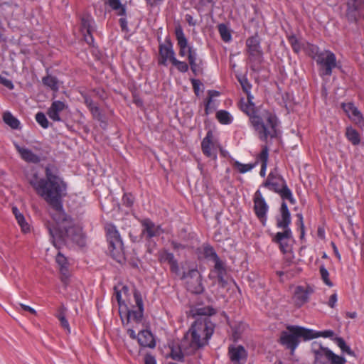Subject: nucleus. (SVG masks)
Segmentation results:
<instances>
[{
    "mask_svg": "<svg viewBox=\"0 0 364 364\" xmlns=\"http://www.w3.org/2000/svg\"><path fill=\"white\" fill-rule=\"evenodd\" d=\"M45 174L46 178H41L34 173L28 178V182L53 210L51 216L55 224L48 225V230L53 245L60 248L63 245L73 243L84 247L86 240L82 228L75 224L63 209V199L67 195L66 183L54 166H47Z\"/></svg>",
    "mask_w": 364,
    "mask_h": 364,
    "instance_id": "nucleus-1",
    "label": "nucleus"
},
{
    "mask_svg": "<svg viewBox=\"0 0 364 364\" xmlns=\"http://www.w3.org/2000/svg\"><path fill=\"white\" fill-rule=\"evenodd\" d=\"M214 323L209 317H200L191 326L179 343L172 341L164 347L165 357L182 361L185 355H192L208 344L213 334Z\"/></svg>",
    "mask_w": 364,
    "mask_h": 364,
    "instance_id": "nucleus-2",
    "label": "nucleus"
},
{
    "mask_svg": "<svg viewBox=\"0 0 364 364\" xmlns=\"http://www.w3.org/2000/svg\"><path fill=\"white\" fill-rule=\"evenodd\" d=\"M250 123L259 139L263 141L277 136L279 120L277 116L269 110L260 111L259 114L251 117Z\"/></svg>",
    "mask_w": 364,
    "mask_h": 364,
    "instance_id": "nucleus-3",
    "label": "nucleus"
},
{
    "mask_svg": "<svg viewBox=\"0 0 364 364\" xmlns=\"http://www.w3.org/2000/svg\"><path fill=\"white\" fill-rule=\"evenodd\" d=\"M288 331H282L280 336V343L287 348L290 349L293 353L300 343V338H303L304 341L311 340L313 333L305 328L299 326H287Z\"/></svg>",
    "mask_w": 364,
    "mask_h": 364,
    "instance_id": "nucleus-4",
    "label": "nucleus"
},
{
    "mask_svg": "<svg viewBox=\"0 0 364 364\" xmlns=\"http://www.w3.org/2000/svg\"><path fill=\"white\" fill-rule=\"evenodd\" d=\"M262 186L269 191L278 193L283 200H287L291 204L296 203V200L293 196L291 191L288 188L286 181L277 171H271L269 173L267 180Z\"/></svg>",
    "mask_w": 364,
    "mask_h": 364,
    "instance_id": "nucleus-5",
    "label": "nucleus"
},
{
    "mask_svg": "<svg viewBox=\"0 0 364 364\" xmlns=\"http://www.w3.org/2000/svg\"><path fill=\"white\" fill-rule=\"evenodd\" d=\"M140 223L142 227L141 235L147 240L148 252L150 255L158 257L159 255V248L157 246L156 242L154 240V237H156L159 227L156 226L149 218L141 220Z\"/></svg>",
    "mask_w": 364,
    "mask_h": 364,
    "instance_id": "nucleus-6",
    "label": "nucleus"
},
{
    "mask_svg": "<svg viewBox=\"0 0 364 364\" xmlns=\"http://www.w3.org/2000/svg\"><path fill=\"white\" fill-rule=\"evenodd\" d=\"M315 61L319 66V74L321 77L331 76L333 70L337 67L336 56L330 50H323Z\"/></svg>",
    "mask_w": 364,
    "mask_h": 364,
    "instance_id": "nucleus-7",
    "label": "nucleus"
},
{
    "mask_svg": "<svg viewBox=\"0 0 364 364\" xmlns=\"http://www.w3.org/2000/svg\"><path fill=\"white\" fill-rule=\"evenodd\" d=\"M107 235L112 256L119 257L123 253V242L116 227L109 226L107 229Z\"/></svg>",
    "mask_w": 364,
    "mask_h": 364,
    "instance_id": "nucleus-8",
    "label": "nucleus"
},
{
    "mask_svg": "<svg viewBox=\"0 0 364 364\" xmlns=\"http://www.w3.org/2000/svg\"><path fill=\"white\" fill-rule=\"evenodd\" d=\"M181 277L186 281L188 289L194 294H200L203 291L201 275L198 269H192L188 272H183Z\"/></svg>",
    "mask_w": 364,
    "mask_h": 364,
    "instance_id": "nucleus-9",
    "label": "nucleus"
},
{
    "mask_svg": "<svg viewBox=\"0 0 364 364\" xmlns=\"http://www.w3.org/2000/svg\"><path fill=\"white\" fill-rule=\"evenodd\" d=\"M253 201L255 214L264 226L267 222V214L269 210V205L259 190H257L255 193Z\"/></svg>",
    "mask_w": 364,
    "mask_h": 364,
    "instance_id": "nucleus-10",
    "label": "nucleus"
},
{
    "mask_svg": "<svg viewBox=\"0 0 364 364\" xmlns=\"http://www.w3.org/2000/svg\"><path fill=\"white\" fill-rule=\"evenodd\" d=\"M291 223V213L287 203L284 200L279 209V214L276 216V226L280 229L290 228L289 225Z\"/></svg>",
    "mask_w": 364,
    "mask_h": 364,
    "instance_id": "nucleus-11",
    "label": "nucleus"
},
{
    "mask_svg": "<svg viewBox=\"0 0 364 364\" xmlns=\"http://www.w3.org/2000/svg\"><path fill=\"white\" fill-rule=\"evenodd\" d=\"M246 46L250 58L253 60L260 61L262 51L257 36H252L247 38Z\"/></svg>",
    "mask_w": 364,
    "mask_h": 364,
    "instance_id": "nucleus-12",
    "label": "nucleus"
},
{
    "mask_svg": "<svg viewBox=\"0 0 364 364\" xmlns=\"http://www.w3.org/2000/svg\"><path fill=\"white\" fill-rule=\"evenodd\" d=\"M282 230V232H278L274 235L272 241L279 245L283 252H286L289 249L288 242L292 237V232L290 228Z\"/></svg>",
    "mask_w": 364,
    "mask_h": 364,
    "instance_id": "nucleus-13",
    "label": "nucleus"
},
{
    "mask_svg": "<svg viewBox=\"0 0 364 364\" xmlns=\"http://www.w3.org/2000/svg\"><path fill=\"white\" fill-rule=\"evenodd\" d=\"M134 296L136 304V309H132L128 311L127 319L128 321H132L136 323H139L141 321L143 317V301L141 296L138 293L135 292Z\"/></svg>",
    "mask_w": 364,
    "mask_h": 364,
    "instance_id": "nucleus-14",
    "label": "nucleus"
},
{
    "mask_svg": "<svg viewBox=\"0 0 364 364\" xmlns=\"http://www.w3.org/2000/svg\"><path fill=\"white\" fill-rule=\"evenodd\" d=\"M228 354L232 363H244L247 357V353L242 346H231L229 347Z\"/></svg>",
    "mask_w": 364,
    "mask_h": 364,
    "instance_id": "nucleus-15",
    "label": "nucleus"
},
{
    "mask_svg": "<svg viewBox=\"0 0 364 364\" xmlns=\"http://www.w3.org/2000/svg\"><path fill=\"white\" fill-rule=\"evenodd\" d=\"M175 34L178 45L180 48L179 54L184 57L189 53V49H193L188 45V40L185 36L181 26H177L175 29Z\"/></svg>",
    "mask_w": 364,
    "mask_h": 364,
    "instance_id": "nucleus-16",
    "label": "nucleus"
},
{
    "mask_svg": "<svg viewBox=\"0 0 364 364\" xmlns=\"http://www.w3.org/2000/svg\"><path fill=\"white\" fill-rule=\"evenodd\" d=\"M55 261L60 267L61 281L65 284V286H67L68 284L70 277L67 258L63 254L58 252L56 256Z\"/></svg>",
    "mask_w": 364,
    "mask_h": 364,
    "instance_id": "nucleus-17",
    "label": "nucleus"
},
{
    "mask_svg": "<svg viewBox=\"0 0 364 364\" xmlns=\"http://www.w3.org/2000/svg\"><path fill=\"white\" fill-rule=\"evenodd\" d=\"M84 103L89 109L92 117L100 122L101 124H106L104 114L102 113L100 107L95 104L89 96H84Z\"/></svg>",
    "mask_w": 364,
    "mask_h": 364,
    "instance_id": "nucleus-18",
    "label": "nucleus"
},
{
    "mask_svg": "<svg viewBox=\"0 0 364 364\" xmlns=\"http://www.w3.org/2000/svg\"><path fill=\"white\" fill-rule=\"evenodd\" d=\"M212 134L208 132L201 142V148L203 154L208 157L216 158V151L212 141Z\"/></svg>",
    "mask_w": 364,
    "mask_h": 364,
    "instance_id": "nucleus-19",
    "label": "nucleus"
},
{
    "mask_svg": "<svg viewBox=\"0 0 364 364\" xmlns=\"http://www.w3.org/2000/svg\"><path fill=\"white\" fill-rule=\"evenodd\" d=\"M363 0H348L347 17L350 21H355L358 17V10L363 6Z\"/></svg>",
    "mask_w": 364,
    "mask_h": 364,
    "instance_id": "nucleus-20",
    "label": "nucleus"
},
{
    "mask_svg": "<svg viewBox=\"0 0 364 364\" xmlns=\"http://www.w3.org/2000/svg\"><path fill=\"white\" fill-rule=\"evenodd\" d=\"M65 105L63 102L56 100L53 102L51 106L48 109V117L53 121L60 122L61 119L60 117V112L65 108Z\"/></svg>",
    "mask_w": 364,
    "mask_h": 364,
    "instance_id": "nucleus-21",
    "label": "nucleus"
},
{
    "mask_svg": "<svg viewBox=\"0 0 364 364\" xmlns=\"http://www.w3.org/2000/svg\"><path fill=\"white\" fill-rule=\"evenodd\" d=\"M137 341L140 346L144 347L154 348L155 341L152 333L147 330L141 331L137 335Z\"/></svg>",
    "mask_w": 364,
    "mask_h": 364,
    "instance_id": "nucleus-22",
    "label": "nucleus"
},
{
    "mask_svg": "<svg viewBox=\"0 0 364 364\" xmlns=\"http://www.w3.org/2000/svg\"><path fill=\"white\" fill-rule=\"evenodd\" d=\"M16 149L21 159L28 163L38 164L41 161L39 156L34 154L28 148L16 146Z\"/></svg>",
    "mask_w": 364,
    "mask_h": 364,
    "instance_id": "nucleus-23",
    "label": "nucleus"
},
{
    "mask_svg": "<svg viewBox=\"0 0 364 364\" xmlns=\"http://www.w3.org/2000/svg\"><path fill=\"white\" fill-rule=\"evenodd\" d=\"M176 59L175 52L171 44L165 46L161 45V64L167 63L172 64Z\"/></svg>",
    "mask_w": 364,
    "mask_h": 364,
    "instance_id": "nucleus-24",
    "label": "nucleus"
},
{
    "mask_svg": "<svg viewBox=\"0 0 364 364\" xmlns=\"http://www.w3.org/2000/svg\"><path fill=\"white\" fill-rule=\"evenodd\" d=\"M213 273H215L218 279V282L223 286L225 283V276L227 274L225 263L220 259L216 258L215 261Z\"/></svg>",
    "mask_w": 364,
    "mask_h": 364,
    "instance_id": "nucleus-25",
    "label": "nucleus"
},
{
    "mask_svg": "<svg viewBox=\"0 0 364 364\" xmlns=\"http://www.w3.org/2000/svg\"><path fill=\"white\" fill-rule=\"evenodd\" d=\"M240 108L249 117V121H251V117L259 114L258 111L256 110V107L254 102L245 101L242 99L240 102Z\"/></svg>",
    "mask_w": 364,
    "mask_h": 364,
    "instance_id": "nucleus-26",
    "label": "nucleus"
},
{
    "mask_svg": "<svg viewBox=\"0 0 364 364\" xmlns=\"http://www.w3.org/2000/svg\"><path fill=\"white\" fill-rule=\"evenodd\" d=\"M309 297V294L304 288L301 287H297L295 289L293 299L296 305L298 306H302L305 304Z\"/></svg>",
    "mask_w": 364,
    "mask_h": 364,
    "instance_id": "nucleus-27",
    "label": "nucleus"
},
{
    "mask_svg": "<svg viewBox=\"0 0 364 364\" xmlns=\"http://www.w3.org/2000/svg\"><path fill=\"white\" fill-rule=\"evenodd\" d=\"M106 4L116 12L117 15L121 16H126V6L122 4L120 0H107Z\"/></svg>",
    "mask_w": 364,
    "mask_h": 364,
    "instance_id": "nucleus-28",
    "label": "nucleus"
},
{
    "mask_svg": "<svg viewBox=\"0 0 364 364\" xmlns=\"http://www.w3.org/2000/svg\"><path fill=\"white\" fill-rule=\"evenodd\" d=\"M66 312L67 309L64 305H61L55 314V316L58 318L60 322V325L63 328L68 331V333L70 332V325L66 319Z\"/></svg>",
    "mask_w": 364,
    "mask_h": 364,
    "instance_id": "nucleus-29",
    "label": "nucleus"
},
{
    "mask_svg": "<svg viewBox=\"0 0 364 364\" xmlns=\"http://www.w3.org/2000/svg\"><path fill=\"white\" fill-rule=\"evenodd\" d=\"M327 352H331L326 348L320 347L319 349L315 351V364H328L329 363V356L326 355Z\"/></svg>",
    "mask_w": 364,
    "mask_h": 364,
    "instance_id": "nucleus-30",
    "label": "nucleus"
},
{
    "mask_svg": "<svg viewBox=\"0 0 364 364\" xmlns=\"http://www.w3.org/2000/svg\"><path fill=\"white\" fill-rule=\"evenodd\" d=\"M216 119L218 121L225 125L230 124L233 122V116L228 111L224 109L218 110L216 112Z\"/></svg>",
    "mask_w": 364,
    "mask_h": 364,
    "instance_id": "nucleus-31",
    "label": "nucleus"
},
{
    "mask_svg": "<svg viewBox=\"0 0 364 364\" xmlns=\"http://www.w3.org/2000/svg\"><path fill=\"white\" fill-rule=\"evenodd\" d=\"M288 41L295 53H299L301 50H304L306 42L299 40L294 35L289 36Z\"/></svg>",
    "mask_w": 364,
    "mask_h": 364,
    "instance_id": "nucleus-32",
    "label": "nucleus"
},
{
    "mask_svg": "<svg viewBox=\"0 0 364 364\" xmlns=\"http://www.w3.org/2000/svg\"><path fill=\"white\" fill-rule=\"evenodd\" d=\"M3 120L7 125L14 129L19 128L20 122L9 112H5L3 114Z\"/></svg>",
    "mask_w": 364,
    "mask_h": 364,
    "instance_id": "nucleus-33",
    "label": "nucleus"
},
{
    "mask_svg": "<svg viewBox=\"0 0 364 364\" xmlns=\"http://www.w3.org/2000/svg\"><path fill=\"white\" fill-rule=\"evenodd\" d=\"M346 136L353 145H358L360 142V137L358 132L352 127H348L346 128Z\"/></svg>",
    "mask_w": 364,
    "mask_h": 364,
    "instance_id": "nucleus-34",
    "label": "nucleus"
},
{
    "mask_svg": "<svg viewBox=\"0 0 364 364\" xmlns=\"http://www.w3.org/2000/svg\"><path fill=\"white\" fill-rule=\"evenodd\" d=\"M43 85L53 91H57L59 89L58 80L56 77L47 75L42 78Z\"/></svg>",
    "mask_w": 364,
    "mask_h": 364,
    "instance_id": "nucleus-35",
    "label": "nucleus"
},
{
    "mask_svg": "<svg viewBox=\"0 0 364 364\" xmlns=\"http://www.w3.org/2000/svg\"><path fill=\"white\" fill-rule=\"evenodd\" d=\"M218 28L222 40L225 43L230 42L232 39V35L228 26L220 23L218 25Z\"/></svg>",
    "mask_w": 364,
    "mask_h": 364,
    "instance_id": "nucleus-36",
    "label": "nucleus"
},
{
    "mask_svg": "<svg viewBox=\"0 0 364 364\" xmlns=\"http://www.w3.org/2000/svg\"><path fill=\"white\" fill-rule=\"evenodd\" d=\"M93 18L90 15H85L81 18V31L82 32L93 31L92 23Z\"/></svg>",
    "mask_w": 364,
    "mask_h": 364,
    "instance_id": "nucleus-37",
    "label": "nucleus"
},
{
    "mask_svg": "<svg viewBox=\"0 0 364 364\" xmlns=\"http://www.w3.org/2000/svg\"><path fill=\"white\" fill-rule=\"evenodd\" d=\"M348 117L360 128H364V117L358 109H354V112Z\"/></svg>",
    "mask_w": 364,
    "mask_h": 364,
    "instance_id": "nucleus-38",
    "label": "nucleus"
},
{
    "mask_svg": "<svg viewBox=\"0 0 364 364\" xmlns=\"http://www.w3.org/2000/svg\"><path fill=\"white\" fill-rule=\"evenodd\" d=\"M304 50L314 60L318 58L319 53H322V50L319 49V48L314 44H311L309 43H306Z\"/></svg>",
    "mask_w": 364,
    "mask_h": 364,
    "instance_id": "nucleus-39",
    "label": "nucleus"
},
{
    "mask_svg": "<svg viewBox=\"0 0 364 364\" xmlns=\"http://www.w3.org/2000/svg\"><path fill=\"white\" fill-rule=\"evenodd\" d=\"M255 166L256 164H242L238 161L233 162V167L237 168L240 173H245L250 171Z\"/></svg>",
    "mask_w": 364,
    "mask_h": 364,
    "instance_id": "nucleus-40",
    "label": "nucleus"
},
{
    "mask_svg": "<svg viewBox=\"0 0 364 364\" xmlns=\"http://www.w3.org/2000/svg\"><path fill=\"white\" fill-rule=\"evenodd\" d=\"M166 260L168 261V264H170V268L173 272H174L177 275H180V269L178 267V265L177 264L176 260L174 258V256L173 254L168 253L166 255Z\"/></svg>",
    "mask_w": 364,
    "mask_h": 364,
    "instance_id": "nucleus-41",
    "label": "nucleus"
},
{
    "mask_svg": "<svg viewBox=\"0 0 364 364\" xmlns=\"http://www.w3.org/2000/svg\"><path fill=\"white\" fill-rule=\"evenodd\" d=\"M166 260L168 261V264H170V268L173 272H174L177 275H180V269L178 267V265L177 264L176 260L174 258V256L173 254L168 253L166 255Z\"/></svg>",
    "mask_w": 364,
    "mask_h": 364,
    "instance_id": "nucleus-42",
    "label": "nucleus"
},
{
    "mask_svg": "<svg viewBox=\"0 0 364 364\" xmlns=\"http://www.w3.org/2000/svg\"><path fill=\"white\" fill-rule=\"evenodd\" d=\"M335 341L336 345L341 348L343 353L348 355H353V352L350 348L346 343L345 341L342 338H336Z\"/></svg>",
    "mask_w": 364,
    "mask_h": 364,
    "instance_id": "nucleus-43",
    "label": "nucleus"
},
{
    "mask_svg": "<svg viewBox=\"0 0 364 364\" xmlns=\"http://www.w3.org/2000/svg\"><path fill=\"white\" fill-rule=\"evenodd\" d=\"M319 272L321 274V278L323 280V283H325L327 286L329 287H331L333 286L332 282L329 279V272L326 269L324 265H321L319 267Z\"/></svg>",
    "mask_w": 364,
    "mask_h": 364,
    "instance_id": "nucleus-44",
    "label": "nucleus"
},
{
    "mask_svg": "<svg viewBox=\"0 0 364 364\" xmlns=\"http://www.w3.org/2000/svg\"><path fill=\"white\" fill-rule=\"evenodd\" d=\"M208 97L205 105V112L206 114H209L210 105L213 101V97H218L220 95V92L216 90H208Z\"/></svg>",
    "mask_w": 364,
    "mask_h": 364,
    "instance_id": "nucleus-45",
    "label": "nucleus"
},
{
    "mask_svg": "<svg viewBox=\"0 0 364 364\" xmlns=\"http://www.w3.org/2000/svg\"><path fill=\"white\" fill-rule=\"evenodd\" d=\"M309 331H311L313 336L311 337V340L315 338L323 337V338H331L334 335V332L332 330H326L323 331H316L312 329H309Z\"/></svg>",
    "mask_w": 364,
    "mask_h": 364,
    "instance_id": "nucleus-46",
    "label": "nucleus"
},
{
    "mask_svg": "<svg viewBox=\"0 0 364 364\" xmlns=\"http://www.w3.org/2000/svg\"><path fill=\"white\" fill-rule=\"evenodd\" d=\"M326 355L329 356V363L331 364H344L346 363V359L341 356L337 355L335 353L331 352L325 353Z\"/></svg>",
    "mask_w": 364,
    "mask_h": 364,
    "instance_id": "nucleus-47",
    "label": "nucleus"
},
{
    "mask_svg": "<svg viewBox=\"0 0 364 364\" xmlns=\"http://www.w3.org/2000/svg\"><path fill=\"white\" fill-rule=\"evenodd\" d=\"M245 328V325L243 323H240L237 326H234L232 327V338L235 341H237L241 338L242 332Z\"/></svg>",
    "mask_w": 364,
    "mask_h": 364,
    "instance_id": "nucleus-48",
    "label": "nucleus"
},
{
    "mask_svg": "<svg viewBox=\"0 0 364 364\" xmlns=\"http://www.w3.org/2000/svg\"><path fill=\"white\" fill-rule=\"evenodd\" d=\"M36 122L43 128L47 129L49 127V122L44 113L39 112L36 114Z\"/></svg>",
    "mask_w": 364,
    "mask_h": 364,
    "instance_id": "nucleus-49",
    "label": "nucleus"
},
{
    "mask_svg": "<svg viewBox=\"0 0 364 364\" xmlns=\"http://www.w3.org/2000/svg\"><path fill=\"white\" fill-rule=\"evenodd\" d=\"M237 80L245 92H248L249 91H251L252 89V85L248 81L247 78L242 75L237 77Z\"/></svg>",
    "mask_w": 364,
    "mask_h": 364,
    "instance_id": "nucleus-50",
    "label": "nucleus"
},
{
    "mask_svg": "<svg viewBox=\"0 0 364 364\" xmlns=\"http://www.w3.org/2000/svg\"><path fill=\"white\" fill-rule=\"evenodd\" d=\"M213 314H215L214 309L209 306L196 309L194 313L196 315L205 316V317H208L207 316H210Z\"/></svg>",
    "mask_w": 364,
    "mask_h": 364,
    "instance_id": "nucleus-51",
    "label": "nucleus"
},
{
    "mask_svg": "<svg viewBox=\"0 0 364 364\" xmlns=\"http://www.w3.org/2000/svg\"><path fill=\"white\" fill-rule=\"evenodd\" d=\"M16 220H17L18 225H20V227H21V228L23 232H28L30 230V226L26 223V221L25 220V218L23 215V214L18 215Z\"/></svg>",
    "mask_w": 364,
    "mask_h": 364,
    "instance_id": "nucleus-52",
    "label": "nucleus"
},
{
    "mask_svg": "<svg viewBox=\"0 0 364 364\" xmlns=\"http://www.w3.org/2000/svg\"><path fill=\"white\" fill-rule=\"evenodd\" d=\"M172 65L176 68V69L181 72V73H186L188 71V65L186 63V62H183V61H180V60H178L177 59H176Z\"/></svg>",
    "mask_w": 364,
    "mask_h": 364,
    "instance_id": "nucleus-53",
    "label": "nucleus"
},
{
    "mask_svg": "<svg viewBox=\"0 0 364 364\" xmlns=\"http://www.w3.org/2000/svg\"><path fill=\"white\" fill-rule=\"evenodd\" d=\"M342 108L344 110V112L348 114V116H350V114H352L354 112V109H358L354 105V104L351 102L343 103Z\"/></svg>",
    "mask_w": 364,
    "mask_h": 364,
    "instance_id": "nucleus-54",
    "label": "nucleus"
},
{
    "mask_svg": "<svg viewBox=\"0 0 364 364\" xmlns=\"http://www.w3.org/2000/svg\"><path fill=\"white\" fill-rule=\"evenodd\" d=\"M122 203L123 205H126L127 207H131L134 203L133 196L130 193L124 194L122 198Z\"/></svg>",
    "mask_w": 364,
    "mask_h": 364,
    "instance_id": "nucleus-55",
    "label": "nucleus"
},
{
    "mask_svg": "<svg viewBox=\"0 0 364 364\" xmlns=\"http://www.w3.org/2000/svg\"><path fill=\"white\" fill-rule=\"evenodd\" d=\"M268 156H269L268 148H267V146H263V148L259 155V159L262 161V164L265 163L266 164H267Z\"/></svg>",
    "mask_w": 364,
    "mask_h": 364,
    "instance_id": "nucleus-56",
    "label": "nucleus"
},
{
    "mask_svg": "<svg viewBox=\"0 0 364 364\" xmlns=\"http://www.w3.org/2000/svg\"><path fill=\"white\" fill-rule=\"evenodd\" d=\"M204 251L205 257H210L213 261H215L216 258H219L214 250L210 247H206Z\"/></svg>",
    "mask_w": 364,
    "mask_h": 364,
    "instance_id": "nucleus-57",
    "label": "nucleus"
},
{
    "mask_svg": "<svg viewBox=\"0 0 364 364\" xmlns=\"http://www.w3.org/2000/svg\"><path fill=\"white\" fill-rule=\"evenodd\" d=\"M191 82L195 94L198 96L200 95V87L203 86L202 83L199 80L196 79L192 80Z\"/></svg>",
    "mask_w": 364,
    "mask_h": 364,
    "instance_id": "nucleus-58",
    "label": "nucleus"
},
{
    "mask_svg": "<svg viewBox=\"0 0 364 364\" xmlns=\"http://www.w3.org/2000/svg\"><path fill=\"white\" fill-rule=\"evenodd\" d=\"M83 33V36H84V39L85 41H86V43L91 46L94 43V38L92 36V31H90V32H86V31H84V32H82Z\"/></svg>",
    "mask_w": 364,
    "mask_h": 364,
    "instance_id": "nucleus-59",
    "label": "nucleus"
},
{
    "mask_svg": "<svg viewBox=\"0 0 364 364\" xmlns=\"http://www.w3.org/2000/svg\"><path fill=\"white\" fill-rule=\"evenodd\" d=\"M0 83L9 90L14 89V85L12 82L4 77L0 76Z\"/></svg>",
    "mask_w": 364,
    "mask_h": 364,
    "instance_id": "nucleus-60",
    "label": "nucleus"
},
{
    "mask_svg": "<svg viewBox=\"0 0 364 364\" xmlns=\"http://www.w3.org/2000/svg\"><path fill=\"white\" fill-rule=\"evenodd\" d=\"M121 29L123 32H129L128 23L125 16H122L119 20Z\"/></svg>",
    "mask_w": 364,
    "mask_h": 364,
    "instance_id": "nucleus-61",
    "label": "nucleus"
},
{
    "mask_svg": "<svg viewBox=\"0 0 364 364\" xmlns=\"http://www.w3.org/2000/svg\"><path fill=\"white\" fill-rule=\"evenodd\" d=\"M188 59L189 63H193L197 60V53L194 49H189V53L188 54Z\"/></svg>",
    "mask_w": 364,
    "mask_h": 364,
    "instance_id": "nucleus-62",
    "label": "nucleus"
},
{
    "mask_svg": "<svg viewBox=\"0 0 364 364\" xmlns=\"http://www.w3.org/2000/svg\"><path fill=\"white\" fill-rule=\"evenodd\" d=\"M338 300V296L336 293L333 294L328 300V305L331 308H334Z\"/></svg>",
    "mask_w": 364,
    "mask_h": 364,
    "instance_id": "nucleus-63",
    "label": "nucleus"
},
{
    "mask_svg": "<svg viewBox=\"0 0 364 364\" xmlns=\"http://www.w3.org/2000/svg\"><path fill=\"white\" fill-rule=\"evenodd\" d=\"M144 364H156V360L151 354H146L144 357Z\"/></svg>",
    "mask_w": 364,
    "mask_h": 364,
    "instance_id": "nucleus-64",
    "label": "nucleus"
}]
</instances>
